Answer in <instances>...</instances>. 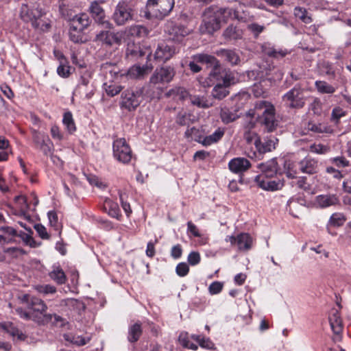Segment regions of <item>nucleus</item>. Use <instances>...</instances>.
Segmentation results:
<instances>
[{
  "instance_id": "1",
  "label": "nucleus",
  "mask_w": 351,
  "mask_h": 351,
  "mask_svg": "<svg viewBox=\"0 0 351 351\" xmlns=\"http://www.w3.org/2000/svg\"><path fill=\"white\" fill-rule=\"evenodd\" d=\"M199 64H206L213 67L209 73L207 86L214 88H228L234 85L238 80L235 74L230 70L221 69L218 60L213 56L206 53H197L191 57L188 66L194 73L201 71L202 67Z\"/></svg>"
},
{
  "instance_id": "2",
  "label": "nucleus",
  "mask_w": 351,
  "mask_h": 351,
  "mask_svg": "<svg viewBox=\"0 0 351 351\" xmlns=\"http://www.w3.org/2000/svg\"><path fill=\"white\" fill-rule=\"evenodd\" d=\"M276 159L274 158L266 162L261 163L258 167L261 173L256 176L254 182L265 191H274L280 190L284 186L283 180L274 176H281L282 171L277 167Z\"/></svg>"
},
{
  "instance_id": "3",
  "label": "nucleus",
  "mask_w": 351,
  "mask_h": 351,
  "mask_svg": "<svg viewBox=\"0 0 351 351\" xmlns=\"http://www.w3.org/2000/svg\"><path fill=\"white\" fill-rule=\"evenodd\" d=\"M46 15L45 10L37 4L32 7L23 4L21 8V19L26 23H31L34 29L43 32H47L51 27V21Z\"/></svg>"
},
{
  "instance_id": "4",
  "label": "nucleus",
  "mask_w": 351,
  "mask_h": 351,
  "mask_svg": "<svg viewBox=\"0 0 351 351\" xmlns=\"http://www.w3.org/2000/svg\"><path fill=\"white\" fill-rule=\"evenodd\" d=\"M174 4V0H147L141 14L147 19H162L170 13Z\"/></svg>"
},
{
  "instance_id": "5",
  "label": "nucleus",
  "mask_w": 351,
  "mask_h": 351,
  "mask_svg": "<svg viewBox=\"0 0 351 351\" xmlns=\"http://www.w3.org/2000/svg\"><path fill=\"white\" fill-rule=\"evenodd\" d=\"M254 110H263L260 122L265 132H272L276 130L278 121L276 118L275 108L270 102L265 100L257 101Z\"/></svg>"
},
{
  "instance_id": "6",
  "label": "nucleus",
  "mask_w": 351,
  "mask_h": 351,
  "mask_svg": "<svg viewBox=\"0 0 351 351\" xmlns=\"http://www.w3.org/2000/svg\"><path fill=\"white\" fill-rule=\"evenodd\" d=\"M135 3L133 1H121L117 5L112 19L117 25H123L133 19Z\"/></svg>"
},
{
  "instance_id": "7",
  "label": "nucleus",
  "mask_w": 351,
  "mask_h": 351,
  "mask_svg": "<svg viewBox=\"0 0 351 351\" xmlns=\"http://www.w3.org/2000/svg\"><path fill=\"white\" fill-rule=\"evenodd\" d=\"M108 66H112L113 69L110 70V73L111 74L114 73L117 78L119 77H126L128 79H141L144 77L145 75H147L153 69L152 64H145L142 66L139 65H134L130 67L127 72H119V71H116L114 66L110 62H106L102 64V67L104 69H107Z\"/></svg>"
},
{
  "instance_id": "8",
  "label": "nucleus",
  "mask_w": 351,
  "mask_h": 351,
  "mask_svg": "<svg viewBox=\"0 0 351 351\" xmlns=\"http://www.w3.org/2000/svg\"><path fill=\"white\" fill-rule=\"evenodd\" d=\"M221 20L214 8L206 9L203 15L200 31L202 34H212L220 28Z\"/></svg>"
},
{
  "instance_id": "9",
  "label": "nucleus",
  "mask_w": 351,
  "mask_h": 351,
  "mask_svg": "<svg viewBox=\"0 0 351 351\" xmlns=\"http://www.w3.org/2000/svg\"><path fill=\"white\" fill-rule=\"evenodd\" d=\"M142 94L141 89H124L121 93V107L129 111L135 110L141 103Z\"/></svg>"
},
{
  "instance_id": "10",
  "label": "nucleus",
  "mask_w": 351,
  "mask_h": 351,
  "mask_svg": "<svg viewBox=\"0 0 351 351\" xmlns=\"http://www.w3.org/2000/svg\"><path fill=\"white\" fill-rule=\"evenodd\" d=\"M114 157L123 163H128L132 158V151L125 138H119L113 143Z\"/></svg>"
},
{
  "instance_id": "11",
  "label": "nucleus",
  "mask_w": 351,
  "mask_h": 351,
  "mask_svg": "<svg viewBox=\"0 0 351 351\" xmlns=\"http://www.w3.org/2000/svg\"><path fill=\"white\" fill-rule=\"evenodd\" d=\"M225 241L230 242L232 246H236L239 251L246 252L252 246V238L247 233H240L237 236H226Z\"/></svg>"
},
{
  "instance_id": "12",
  "label": "nucleus",
  "mask_w": 351,
  "mask_h": 351,
  "mask_svg": "<svg viewBox=\"0 0 351 351\" xmlns=\"http://www.w3.org/2000/svg\"><path fill=\"white\" fill-rule=\"evenodd\" d=\"M28 308L32 311V313L41 317L43 322L39 324L51 321L52 314L46 313L47 306L41 299L35 297L31 298Z\"/></svg>"
},
{
  "instance_id": "13",
  "label": "nucleus",
  "mask_w": 351,
  "mask_h": 351,
  "mask_svg": "<svg viewBox=\"0 0 351 351\" xmlns=\"http://www.w3.org/2000/svg\"><path fill=\"white\" fill-rule=\"evenodd\" d=\"M286 105L292 108H302L305 98L301 89H291L283 97Z\"/></svg>"
},
{
  "instance_id": "14",
  "label": "nucleus",
  "mask_w": 351,
  "mask_h": 351,
  "mask_svg": "<svg viewBox=\"0 0 351 351\" xmlns=\"http://www.w3.org/2000/svg\"><path fill=\"white\" fill-rule=\"evenodd\" d=\"M175 75L174 69L170 66L162 67L156 69L150 78V82L153 84L159 83H168L173 79Z\"/></svg>"
},
{
  "instance_id": "15",
  "label": "nucleus",
  "mask_w": 351,
  "mask_h": 351,
  "mask_svg": "<svg viewBox=\"0 0 351 351\" xmlns=\"http://www.w3.org/2000/svg\"><path fill=\"white\" fill-rule=\"evenodd\" d=\"M278 141V140L276 137L270 136L264 138L263 141H261L260 138H257L254 144L258 154L262 155L275 149Z\"/></svg>"
},
{
  "instance_id": "16",
  "label": "nucleus",
  "mask_w": 351,
  "mask_h": 351,
  "mask_svg": "<svg viewBox=\"0 0 351 351\" xmlns=\"http://www.w3.org/2000/svg\"><path fill=\"white\" fill-rule=\"evenodd\" d=\"M217 12L221 21H225L229 19L239 20L241 16L239 14V9L242 8L240 3H238L236 6L228 8H214Z\"/></svg>"
},
{
  "instance_id": "17",
  "label": "nucleus",
  "mask_w": 351,
  "mask_h": 351,
  "mask_svg": "<svg viewBox=\"0 0 351 351\" xmlns=\"http://www.w3.org/2000/svg\"><path fill=\"white\" fill-rule=\"evenodd\" d=\"M165 31L168 33L169 39L175 42H180L189 33V30L184 25L173 23L169 25Z\"/></svg>"
},
{
  "instance_id": "18",
  "label": "nucleus",
  "mask_w": 351,
  "mask_h": 351,
  "mask_svg": "<svg viewBox=\"0 0 351 351\" xmlns=\"http://www.w3.org/2000/svg\"><path fill=\"white\" fill-rule=\"evenodd\" d=\"M176 53L174 46L168 45L165 43L158 44L154 53V58L158 61L166 62Z\"/></svg>"
},
{
  "instance_id": "19",
  "label": "nucleus",
  "mask_w": 351,
  "mask_h": 351,
  "mask_svg": "<svg viewBox=\"0 0 351 351\" xmlns=\"http://www.w3.org/2000/svg\"><path fill=\"white\" fill-rule=\"evenodd\" d=\"M298 168L302 173L309 175L314 174L318 171V162L315 159L307 156L298 162Z\"/></svg>"
},
{
  "instance_id": "20",
  "label": "nucleus",
  "mask_w": 351,
  "mask_h": 351,
  "mask_svg": "<svg viewBox=\"0 0 351 351\" xmlns=\"http://www.w3.org/2000/svg\"><path fill=\"white\" fill-rule=\"evenodd\" d=\"M90 11L95 21L106 27H110L111 24L106 20L105 12L97 2H93L90 6Z\"/></svg>"
},
{
  "instance_id": "21",
  "label": "nucleus",
  "mask_w": 351,
  "mask_h": 351,
  "mask_svg": "<svg viewBox=\"0 0 351 351\" xmlns=\"http://www.w3.org/2000/svg\"><path fill=\"white\" fill-rule=\"evenodd\" d=\"M228 167L231 171L239 173L247 171L251 167V163L245 158L238 157L232 159L228 163Z\"/></svg>"
},
{
  "instance_id": "22",
  "label": "nucleus",
  "mask_w": 351,
  "mask_h": 351,
  "mask_svg": "<svg viewBox=\"0 0 351 351\" xmlns=\"http://www.w3.org/2000/svg\"><path fill=\"white\" fill-rule=\"evenodd\" d=\"M97 40L107 46H112L120 43V38L117 34L110 30L101 31L97 34Z\"/></svg>"
},
{
  "instance_id": "23",
  "label": "nucleus",
  "mask_w": 351,
  "mask_h": 351,
  "mask_svg": "<svg viewBox=\"0 0 351 351\" xmlns=\"http://www.w3.org/2000/svg\"><path fill=\"white\" fill-rule=\"evenodd\" d=\"M91 23L88 15L86 13H81L75 14L73 20L70 23L71 28H74L77 30H84L87 28Z\"/></svg>"
},
{
  "instance_id": "24",
  "label": "nucleus",
  "mask_w": 351,
  "mask_h": 351,
  "mask_svg": "<svg viewBox=\"0 0 351 351\" xmlns=\"http://www.w3.org/2000/svg\"><path fill=\"white\" fill-rule=\"evenodd\" d=\"M263 53L270 58L278 59L282 58L289 53L288 51L282 49H276L271 43H265L261 45Z\"/></svg>"
},
{
  "instance_id": "25",
  "label": "nucleus",
  "mask_w": 351,
  "mask_h": 351,
  "mask_svg": "<svg viewBox=\"0 0 351 351\" xmlns=\"http://www.w3.org/2000/svg\"><path fill=\"white\" fill-rule=\"evenodd\" d=\"M223 36L226 41H237L242 38L243 31L239 27L230 25L224 30Z\"/></svg>"
},
{
  "instance_id": "26",
  "label": "nucleus",
  "mask_w": 351,
  "mask_h": 351,
  "mask_svg": "<svg viewBox=\"0 0 351 351\" xmlns=\"http://www.w3.org/2000/svg\"><path fill=\"white\" fill-rule=\"evenodd\" d=\"M0 328L10 334L12 337L16 338L20 341H24L27 338V336L12 322L0 323Z\"/></svg>"
},
{
  "instance_id": "27",
  "label": "nucleus",
  "mask_w": 351,
  "mask_h": 351,
  "mask_svg": "<svg viewBox=\"0 0 351 351\" xmlns=\"http://www.w3.org/2000/svg\"><path fill=\"white\" fill-rule=\"evenodd\" d=\"M216 54L231 65H237L240 62L239 56L234 50L221 49L217 51Z\"/></svg>"
},
{
  "instance_id": "28",
  "label": "nucleus",
  "mask_w": 351,
  "mask_h": 351,
  "mask_svg": "<svg viewBox=\"0 0 351 351\" xmlns=\"http://www.w3.org/2000/svg\"><path fill=\"white\" fill-rule=\"evenodd\" d=\"M299 171L298 162H295L291 160H285L284 162V168L282 171V175L285 174L289 179H293L296 177Z\"/></svg>"
},
{
  "instance_id": "29",
  "label": "nucleus",
  "mask_w": 351,
  "mask_h": 351,
  "mask_svg": "<svg viewBox=\"0 0 351 351\" xmlns=\"http://www.w3.org/2000/svg\"><path fill=\"white\" fill-rule=\"evenodd\" d=\"M338 202L339 199L335 195H321L317 197V203L322 208L336 205Z\"/></svg>"
},
{
  "instance_id": "30",
  "label": "nucleus",
  "mask_w": 351,
  "mask_h": 351,
  "mask_svg": "<svg viewBox=\"0 0 351 351\" xmlns=\"http://www.w3.org/2000/svg\"><path fill=\"white\" fill-rule=\"evenodd\" d=\"M329 322L331 329L336 335H339L342 331V322L339 313L335 310L329 317Z\"/></svg>"
},
{
  "instance_id": "31",
  "label": "nucleus",
  "mask_w": 351,
  "mask_h": 351,
  "mask_svg": "<svg viewBox=\"0 0 351 351\" xmlns=\"http://www.w3.org/2000/svg\"><path fill=\"white\" fill-rule=\"evenodd\" d=\"M142 335L140 323H135L129 327L128 339L131 343L136 342Z\"/></svg>"
},
{
  "instance_id": "32",
  "label": "nucleus",
  "mask_w": 351,
  "mask_h": 351,
  "mask_svg": "<svg viewBox=\"0 0 351 351\" xmlns=\"http://www.w3.org/2000/svg\"><path fill=\"white\" fill-rule=\"evenodd\" d=\"M224 135V130L218 128L212 134L206 136L202 141V144L205 146L210 145L218 142Z\"/></svg>"
},
{
  "instance_id": "33",
  "label": "nucleus",
  "mask_w": 351,
  "mask_h": 351,
  "mask_svg": "<svg viewBox=\"0 0 351 351\" xmlns=\"http://www.w3.org/2000/svg\"><path fill=\"white\" fill-rule=\"evenodd\" d=\"M15 312L19 317L25 320H33L37 323L42 322L41 317L38 315H35L34 313L27 312L23 309L21 307H17L15 308Z\"/></svg>"
},
{
  "instance_id": "34",
  "label": "nucleus",
  "mask_w": 351,
  "mask_h": 351,
  "mask_svg": "<svg viewBox=\"0 0 351 351\" xmlns=\"http://www.w3.org/2000/svg\"><path fill=\"white\" fill-rule=\"evenodd\" d=\"M255 112L254 110L250 109L248 110L244 117V123L243 124L244 130H252L255 128L256 120L254 119Z\"/></svg>"
},
{
  "instance_id": "35",
  "label": "nucleus",
  "mask_w": 351,
  "mask_h": 351,
  "mask_svg": "<svg viewBox=\"0 0 351 351\" xmlns=\"http://www.w3.org/2000/svg\"><path fill=\"white\" fill-rule=\"evenodd\" d=\"M50 278L59 285L64 284L66 277L63 270L57 267L49 273Z\"/></svg>"
},
{
  "instance_id": "36",
  "label": "nucleus",
  "mask_w": 351,
  "mask_h": 351,
  "mask_svg": "<svg viewBox=\"0 0 351 351\" xmlns=\"http://www.w3.org/2000/svg\"><path fill=\"white\" fill-rule=\"evenodd\" d=\"M62 122L69 133L72 134L76 130L75 124L71 112H66L64 114Z\"/></svg>"
},
{
  "instance_id": "37",
  "label": "nucleus",
  "mask_w": 351,
  "mask_h": 351,
  "mask_svg": "<svg viewBox=\"0 0 351 351\" xmlns=\"http://www.w3.org/2000/svg\"><path fill=\"white\" fill-rule=\"evenodd\" d=\"M307 129L315 133H327L329 132L330 128L324 123H315L309 121L307 125Z\"/></svg>"
},
{
  "instance_id": "38",
  "label": "nucleus",
  "mask_w": 351,
  "mask_h": 351,
  "mask_svg": "<svg viewBox=\"0 0 351 351\" xmlns=\"http://www.w3.org/2000/svg\"><path fill=\"white\" fill-rule=\"evenodd\" d=\"M294 15L296 18L300 19L305 23H310L312 22L311 16L308 15L307 10L302 7H295L294 9Z\"/></svg>"
},
{
  "instance_id": "39",
  "label": "nucleus",
  "mask_w": 351,
  "mask_h": 351,
  "mask_svg": "<svg viewBox=\"0 0 351 351\" xmlns=\"http://www.w3.org/2000/svg\"><path fill=\"white\" fill-rule=\"evenodd\" d=\"M180 343L185 348L196 350L198 348L197 345L191 342L188 333L181 332L178 337Z\"/></svg>"
},
{
  "instance_id": "40",
  "label": "nucleus",
  "mask_w": 351,
  "mask_h": 351,
  "mask_svg": "<svg viewBox=\"0 0 351 351\" xmlns=\"http://www.w3.org/2000/svg\"><path fill=\"white\" fill-rule=\"evenodd\" d=\"M180 343L185 348L196 350L198 348L197 345L191 342L188 333L181 332L178 337Z\"/></svg>"
},
{
  "instance_id": "41",
  "label": "nucleus",
  "mask_w": 351,
  "mask_h": 351,
  "mask_svg": "<svg viewBox=\"0 0 351 351\" xmlns=\"http://www.w3.org/2000/svg\"><path fill=\"white\" fill-rule=\"evenodd\" d=\"M220 117L223 123L226 124L232 123L239 117L236 112H231L228 109H222Z\"/></svg>"
},
{
  "instance_id": "42",
  "label": "nucleus",
  "mask_w": 351,
  "mask_h": 351,
  "mask_svg": "<svg viewBox=\"0 0 351 351\" xmlns=\"http://www.w3.org/2000/svg\"><path fill=\"white\" fill-rule=\"evenodd\" d=\"M191 338L203 348L212 349L214 346L213 343L208 338H206L204 336L193 335L191 336Z\"/></svg>"
},
{
  "instance_id": "43",
  "label": "nucleus",
  "mask_w": 351,
  "mask_h": 351,
  "mask_svg": "<svg viewBox=\"0 0 351 351\" xmlns=\"http://www.w3.org/2000/svg\"><path fill=\"white\" fill-rule=\"evenodd\" d=\"M322 73L328 75L330 78L335 77V69L332 64L324 61L319 65Z\"/></svg>"
},
{
  "instance_id": "44",
  "label": "nucleus",
  "mask_w": 351,
  "mask_h": 351,
  "mask_svg": "<svg viewBox=\"0 0 351 351\" xmlns=\"http://www.w3.org/2000/svg\"><path fill=\"white\" fill-rule=\"evenodd\" d=\"M64 338L66 341L71 342L79 346H84L87 343V340L85 338L80 335H73L71 333L64 334Z\"/></svg>"
},
{
  "instance_id": "45",
  "label": "nucleus",
  "mask_w": 351,
  "mask_h": 351,
  "mask_svg": "<svg viewBox=\"0 0 351 351\" xmlns=\"http://www.w3.org/2000/svg\"><path fill=\"white\" fill-rule=\"evenodd\" d=\"M346 221V218L343 213H336L331 215L329 223L333 226L338 227L342 226Z\"/></svg>"
},
{
  "instance_id": "46",
  "label": "nucleus",
  "mask_w": 351,
  "mask_h": 351,
  "mask_svg": "<svg viewBox=\"0 0 351 351\" xmlns=\"http://www.w3.org/2000/svg\"><path fill=\"white\" fill-rule=\"evenodd\" d=\"M59 10L62 15V16L66 21H69L70 23L73 20L75 14L74 12L69 9L64 3H61L59 6Z\"/></svg>"
},
{
  "instance_id": "47",
  "label": "nucleus",
  "mask_w": 351,
  "mask_h": 351,
  "mask_svg": "<svg viewBox=\"0 0 351 351\" xmlns=\"http://www.w3.org/2000/svg\"><path fill=\"white\" fill-rule=\"evenodd\" d=\"M247 30L250 31L255 38H257L259 35L265 29L264 25H261L256 23H252L247 25Z\"/></svg>"
},
{
  "instance_id": "48",
  "label": "nucleus",
  "mask_w": 351,
  "mask_h": 351,
  "mask_svg": "<svg viewBox=\"0 0 351 351\" xmlns=\"http://www.w3.org/2000/svg\"><path fill=\"white\" fill-rule=\"evenodd\" d=\"M35 289L43 295L53 294L56 292V287L51 285H38L35 287Z\"/></svg>"
},
{
  "instance_id": "49",
  "label": "nucleus",
  "mask_w": 351,
  "mask_h": 351,
  "mask_svg": "<svg viewBox=\"0 0 351 351\" xmlns=\"http://www.w3.org/2000/svg\"><path fill=\"white\" fill-rule=\"evenodd\" d=\"M106 207H108V214L114 218H117L120 215V210L117 203L108 200L106 202Z\"/></svg>"
},
{
  "instance_id": "50",
  "label": "nucleus",
  "mask_w": 351,
  "mask_h": 351,
  "mask_svg": "<svg viewBox=\"0 0 351 351\" xmlns=\"http://www.w3.org/2000/svg\"><path fill=\"white\" fill-rule=\"evenodd\" d=\"M84 30H77L74 28H71L70 26L69 29V38L75 43L82 42V32Z\"/></svg>"
},
{
  "instance_id": "51",
  "label": "nucleus",
  "mask_w": 351,
  "mask_h": 351,
  "mask_svg": "<svg viewBox=\"0 0 351 351\" xmlns=\"http://www.w3.org/2000/svg\"><path fill=\"white\" fill-rule=\"evenodd\" d=\"M129 33L133 36L141 37L147 34V29L142 25H134L130 28Z\"/></svg>"
},
{
  "instance_id": "52",
  "label": "nucleus",
  "mask_w": 351,
  "mask_h": 351,
  "mask_svg": "<svg viewBox=\"0 0 351 351\" xmlns=\"http://www.w3.org/2000/svg\"><path fill=\"white\" fill-rule=\"evenodd\" d=\"M176 122L180 125H189L193 123L191 119V114H179L178 115Z\"/></svg>"
},
{
  "instance_id": "53",
  "label": "nucleus",
  "mask_w": 351,
  "mask_h": 351,
  "mask_svg": "<svg viewBox=\"0 0 351 351\" xmlns=\"http://www.w3.org/2000/svg\"><path fill=\"white\" fill-rule=\"evenodd\" d=\"M144 55L145 52L135 47H128L126 51V56L128 58L142 57Z\"/></svg>"
},
{
  "instance_id": "54",
  "label": "nucleus",
  "mask_w": 351,
  "mask_h": 351,
  "mask_svg": "<svg viewBox=\"0 0 351 351\" xmlns=\"http://www.w3.org/2000/svg\"><path fill=\"white\" fill-rule=\"evenodd\" d=\"M70 70L71 67L68 65V62L62 63L57 68V73L60 77H67L71 73Z\"/></svg>"
},
{
  "instance_id": "55",
  "label": "nucleus",
  "mask_w": 351,
  "mask_h": 351,
  "mask_svg": "<svg viewBox=\"0 0 351 351\" xmlns=\"http://www.w3.org/2000/svg\"><path fill=\"white\" fill-rule=\"evenodd\" d=\"M344 116H346V111L339 107L335 108L332 111L331 118L336 123Z\"/></svg>"
},
{
  "instance_id": "56",
  "label": "nucleus",
  "mask_w": 351,
  "mask_h": 351,
  "mask_svg": "<svg viewBox=\"0 0 351 351\" xmlns=\"http://www.w3.org/2000/svg\"><path fill=\"white\" fill-rule=\"evenodd\" d=\"M223 287V284L219 281H215L211 283L208 287L209 293L211 295H215L219 293Z\"/></svg>"
},
{
  "instance_id": "57",
  "label": "nucleus",
  "mask_w": 351,
  "mask_h": 351,
  "mask_svg": "<svg viewBox=\"0 0 351 351\" xmlns=\"http://www.w3.org/2000/svg\"><path fill=\"white\" fill-rule=\"evenodd\" d=\"M41 143H41V145L40 146V149L46 156L51 154V149L53 147V143L49 140V138L47 137V141H42Z\"/></svg>"
},
{
  "instance_id": "58",
  "label": "nucleus",
  "mask_w": 351,
  "mask_h": 351,
  "mask_svg": "<svg viewBox=\"0 0 351 351\" xmlns=\"http://www.w3.org/2000/svg\"><path fill=\"white\" fill-rule=\"evenodd\" d=\"M50 225L53 227L56 230L60 229V226L58 221V215L55 211H49L47 213Z\"/></svg>"
},
{
  "instance_id": "59",
  "label": "nucleus",
  "mask_w": 351,
  "mask_h": 351,
  "mask_svg": "<svg viewBox=\"0 0 351 351\" xmlns=\"http://www.w3.org/2000/svg\"><path fill=\"white\" fill-rule=\"evenodd\" d=\"M34 229L43 239H49V234L47 233L46 228L40 223L34 225Z\"/></svg>"
},
{
  "instance_id": "60",
  "label": "nucleus",
  "mask_w": 351,
  "mask_h": 351,
  "mask_svg": "<svg viewBox=\"0 0 351 351\" xmlns=\"http://www.w3.org/2000/svg\"><path fill=\"white\" fill-rule=\"evenodd\" d=\"M176 271L178 276L183 277L189 273V267L186 263H180L177 265Z\"/></svg>"
},
{
  "instance_id": "61",
  "label": "nucleus",
  "mask_w": 351,
  "mask_h": 351,
  "mask_svg": "<svg viewBox=\"0 0 351 351\" xmlns=\"http://www.w3.org/2000/svg\"><path fill=\"white\" fill-rule=\"evenodd\" d=\"M311 150L316 154H323L329 151V147L322 144H314L311 147Z\"/></svg>"
},
{
  "instance_id": "62",
  "label": "nucleus",
  "mask_w": 351,
  "mask_h": 351,
  "mask_svg": "<svg viewBox=\"0 0 351 351\" xmlns=\"http://www.w3.org/2000/svg\"><path fill=\"white\" fill-rule=\"evenodd\" d=\"M188 262L191 265H197L201 260L200 254L197 252H191L188 256Z\"/></svg>"
},
{
  "instance_id": "63",
  "label": "nucleus",
  "mask_w": 351,
  "mask_h": 351,
  "mask_svg": "<svg viewBox=\"0 0 351 351\" xmlns=\"http://www.w3.org/2000/svg\"><path fill=\"white\" fill-rule=\"evenodd\" d=\"M199 131L195 127L188 128L185 132V136L191 140L197 141V138L199 137Z\"/></svg>"
},
{
  "instance_id": "64",
  "label": "nucleus",
  "mask_w": 351,
  "mask_h": 351,
  "mask_svg": "<svg viewBox=\"0 0 351 351\" xmlns=\"http://www.w3.org/2000/svg\"><path fill=\"white\" fill-rule=\"evenodd\" d=\"M243 138L248 144L252 143L253 141H255L257 138H260L258 137L257 134L252 130H244Z\"/></svg>"
}]
</instances>
